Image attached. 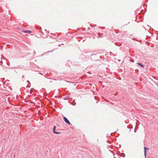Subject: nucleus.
<instances>
[{"label": "nucleus", "mask_w": 158, "mask_h": 158, "mask_svg": "<svg viewBox=\"0 0 158 158\" xmlns=\"http://www.w3.org/2000/svg\"><path fill=\"white\" fill-rule=\"evenodd\" d=\"M64 121L66 123H67L69 125H70L71 123H70L69 121L65 117H64Z\"/></svg>", "instance_id": "nucleus-1"}, {"label": "nucleus", "mask_w": 158, "mask_h": 158, "mask_svg": "<svg viewBox=\"0 0 158 158\" xmlns=\"http://www.w3.org/2000/svg\"><path fill=\"white\" fill-rule=\"evenodd\" d=\"M56 126H54V127H53V133L56 134H60V132H56V131H55V129H56Z\"/></svg>", "instance_id": "nucleus-2"}, {"label": "nucleus", "mask_w": 158, "mask_h": 158, "mask_svg": "<svg viewBox=\"0 0 158 158\" xmlns=\"http://www.w3.org/2000/svg\"><path fill=\"white\" fill-rule=\"evenodd\" d=\"M144 155H145V157H146V150H148L149 149H148V148H147L146 147H144Z\"/></svg>", "instance_id": "nucleus-3"}, {"label": "nucleus", "mask_w": 158, "mask_h": 158, "mask_svg": "<svg viewBox=\"0 0 158 158\" xmlns=\"http://www.w3.org/2000/svg\"><path fill=\"white\" fill-rule=\"evenodd\" d=\"M68 98H69V97H66V98H64V100H67V99H68Z\"/></svg>", "instance_id": "nucleus-6"}, {"label": "nucleus", "mask_w": 158, "mask_h": 158, "mask_svg": "<svg viewBox=\"0 0 158 158\" xmlns=\"http://www.w3.org/2000/svg\"><path fill=\"white\" fill-rule=\"evenodd\" d=\"M137 64L138 65L140 66L142 68H143L144 67V66L143 65H142L141 64V63H137Z\"/></svg>", "instance_id": "nucleus-5"}, {"label": "nucleus", "mask_w": 158, "mask_h": 158, "mask_svg": "<svg viewBox=\"0 0 158 158\" xmlns=\"http://www.w3.org/2000/svg\"><path fill=\"white\" fill-rule=\"evenodd\" d=\"M23 32L25 33H30L32 32L30 31L29 30H26L25 31H23Z\"/></svg>", "instance_id": "nucleus-4"}]
</instances>
